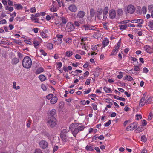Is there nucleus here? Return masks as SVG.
<instances>
[{
  "mask_svg": "<svg viewBox=\"0 0 153 153\" xmlns=\"http://www.w3.org/2000/svg\"><path fill=\"white\" fill-rule=\"evenodd\" d=\"M136 117H137L136 119L137 120H139V118L140 119H141V118H142V116L141 115H140H140L136 114Z\"/></svg>",
  "mask_w": 153,
  "mask_h": 153,
  "instance_id": "53",
  "label": "nucleus"
},
{
  "mask_svg": "<svg viewBox=\"0 0 153 153\" xmlns=\"http://www.w3.org/2000/svg\"><path fill=\"white\" fill-rule=\"evenodd\" d=\"M127 10L128 13L132 14L135 11V8L133 5H130L128 6Z\"/></svg>",
  "mask_w": 153,
  "mask_h": 153,
  "instance_id": "9",
  "label": "nucleus"
},
{
  "mask_svg": "<svg viewBox=\"0 0 153 153\" xmlns=\"http://www.w3.org/2000/svg\"><path fill=\"white\" fill-rule=\"evenodd\" d=\"M108 10L109 9L108 7L107 6L105 7L104 9V11L103 14L105 15H106L108 13Z\"/></svg>",
  "mask_w": 153,
  "mask_h": 153,
  "instance_id": "31",
  "label": "nucleus"
},
{
  "mask_svg": "<svg viewBox=\"0 0 153 153\" xmlns=\"http://www.w3.org/2000/svg\"><path fill=\"white\" fill-rule=\"evenodd\" d=\"M81 23L79 22V21H75L73 24L74 26H76L77 27H79L80 26Z\"/></svg>",
  "mask_w": 153,
  "mask_h": 153,
  "instance_id": "28",
  "label": "nucleus"
},
{
  "mask_svg": "<svg viewBox=\"0 0 153 153\" xmlns=\"http://www.w3.org/2000/svg\"><path fill=\"white\" fill-rule=\"evenodd\" d=\"M119 49L115 47H114L113 50H112V52L110 54L111 56L112 55H115L117 52L118 51Z\"/></svg>",
  "mask_w": 153,
  "mask_h": 153,
  "instance_id": "22",
  "label": "nucleus"
},
{
  "mask_svg": "<svg viewBox=\"0 0 153 153\" xmlns=\"http://www.w3.org/2000/svg\"><path fill=\"white\" fill-rule=\"evenodd\" d=\"M153 9V5H149L148 7V9L149 11L152 10V9Z\"/></svg>",
  "mask_w": 153,
  "mask_h": 153,
  "instance_id": "62",
  "label": "nucleus"
},
{
  "mask_svg": "<svg viewBox=\"0 0 153 153\" xmlns=\"http://www.w3.org/2000/svg\"><path fill=\"white\" fill-rule=\"evenodd\" d=\"M129 20H124L123 21H121L120 22V24H123L127 23L129 22Z\"/></svg>",
  "mask_w": 153,
  "mask_h": 153,
  "instance_id": "55",
  "label": "nucleus"
},
{
  "mask_svg": "<svg viewBox=\"0 0 153 153\" xmlns=\"http://www.w3.org/2000/svg\"><path fill=\"white\" fill-rule=\"evenodd\" d=\"M134 68L135 71H139L140 69V68L138 66H134Z\"/></svg>",
  "mask_w": 153,
  "mask_h": 153,
  "instance_id": "61",
  "label": "nucleus"
},
{
  "mask_svg": "<svg viewBox=\"0 0 153 153\" xmlns=\"http://www.w3.org/2000/svg\"><path fill=\"white\" fill-rule=\"evenodd\" d=\"M119 74H120L117 75V77L119 79H120L123 77V76L121 72H120Z\"/></svg>",
  "mask_w": 153,
  "mask_h": 153,
  "instance_id": "49",
  "label": "nucleus"
},
{
  "mask_svg": "<svg viewBox=\"0 0 153 153\" xmlns=\"http://www.w3.org/2000/svg\"><path fill=\"white\" fill-rule=\"evenodd\" d=\"M68 8L70 11L74 12H76L77 10V7L74 5H70Z\"/></svg>",
  "mask_w": 153,
  "mask_h": 153,
  "instance_id": "13",
  "label": "nucleus"
},
{
  "mask_svg": "<svg viewBox=\"0 0 153 153\" xmlns=\"http://www.w3.org/2000/svg\"><path fill=\"white\" fill-rule=\"evenodd\" d=\"M91 49L93 50H95L97 49V47L96 45H93L91 46Z\"/></svg>",
  "mask_w": 153,
  "mask_h": 153,
  "instance_id": "63",
  "label": "nucleus"
},
{
  "mask_svg": "<svg viewBox=\"0 0 153 153\" xmlns=\"http://www.w3.org/2000/svg\"><path fill=\"white\" fill-rule=\"evenodd\" d=\"M103 89L106 93H109L111 91V89L110 88H108L106 87H105Z\"/></svg>",
  "mask_w": 153,
  "mask_h": 153,
  "instance_id": "36",
  "label": "nucleus"
},
{
  "mask_svg": "<svg viewBox=\"0 0 153 153\" xmlns=\"http://www.w3.org/2000/svg\"><path fill=\"white\" fill-rule=\"evenodd\" d=\"M111 121L110 120H109L108 122L106 123H104V126L105 127H108L111 124Z\"/></svg>",
  "mask_w": 153,
  "mask_h": 153,
  "instance_id": "41",
  "label": "nucleus"
},
{
  "mask_svg": "<svg viewBox=\"0 0 153 153\" xmlns=\"http://www.w3.org/2000/svg\"><path fill=\"white\" fill-rule=\"evenodd\" d=\"M40 147L43 149H45L48 147V143L45 140H42L39 143Z\"/></svg>",
  "mask_w": 153,
  "mask_h": 153,
  "instance_id": "5",
  "label": "nucleus"
},
{
  "mask_svg": "<svg viewBox=\"0 0 153 153\" xmlns=\"http://www.w3.org/2000/svg\"><path fill=\"white\" fill-rule=\"evenodd\" d=\"M90 15L91 17H93L95 14V11L93 9H91L90 10Z\"/></svg>",
  "mask_w": 153,
  "mask_h": 153,
  "instance_id": "32",
  "label": "nucleus"
},
{
  "mask_svg": "<svg viewBox=\"0 0 153 153\" xmlns=\"http://www.w3.org/2000/svg\"><path fill=\"white\" fill-rule=\"evenodd\" d=\"M116 12L115 10L111 9L109 11V17L111 19H113L116 18H117V16H116Z\"/></svg>",
  "mask_w": 153,
  "mask_h": 153,
  "instance_id": "6",
  "label": "nucleus"
},
{
  "mask_svg": "<svg viewBox=\"0 0 153 153\" xmlns=\"http://www.w3.org/2000/svg\"><path fill=\"white\" fill-rule=\"evenodd\" d=\"M147 140L146 137L145 136H142L141 137V140L144 142H145Z\"/></svg>",
  "mask_w": 153,
  "mask_h": 153,
  "instance_id": "43",
  "label": "nucleus"
},
{
  "mask_svg": "<svg viewBox=\"0 0 153 153\" xmlns=\"http://www.w3.org/2000/svg\"><path fill=\"white\" fill-rule=\"evenodd\" d=\"M44 71V69L42 67L39 68L36 72V73L37 74H39Z\"/></svg>",
  "mask_w": 153,
  "mask_h": 153,
  "instance_id": "27",
  "label": "nucleus"
},
{
  "mask_svg": "<svg viewBox=\"0 0 153 153\" xmlns=\"http://www.w3.org/2000/svg\"><path fill=\"white\" fill-rule=\"evenodd\" d=\"M109 43V41L108 39H105L103 40L102 44L103 47L107 46Z\"/></svg>",
  "mask_w": 153,
  "mask_h": 153,
  "instance_id": "23",
  "label": "nucleus"
},
{
  "mask_svg": "<svg viewBox=\"0 0 153 153\" xmlns=\"http://www.w3.org/2000/svg\"><path fill=\"white\" fill-rule=\"evenodd\" d=\"M58 149V147L57 146H55L53 148V152H54L55 151H57Z\"/></svg>",
  "mask_w": 153,
  "mask_h": 153,
  "instance_id": "57",
  "label": "nucleus"
},
{
  "mask_svg": "<svg viewBox=\"0 0 153 153\" xmlns=\"http://www.w3.org/2000/svg\"><path fill=\"white\" fill-rule=\"evenodd\" d=\"M40 35L43 38H46L47 37V35L43 32H40Z\"/></svg>",
  "mask_w": 153,
  "mask_h": 153,
  "instance_id": "35",
  "label": "nucleus"
},
{
  "mask_svg": "<svg viewBox=\"0 0 153 153\" xmlns=\"http://www.w3.org/2000/svg\"><path fill=\"white\" fill-rule=\"evenodd\" d=\"M19 62V60L18 58L15 57L13 58L11 61V63L13 65H15Z\"/></svg>",
  "mask_w": 153,
  "mask_h": 153,
  "instance_id": "20",
  "label": "nucleus"
},
{
  "mask_svg": "<svg viewBox=\"0 0 153 153\" xmlns=\"http://www.w3.org/2000/svg\"><path fill=\"white\" fill-rule=\"evenodd\" d=\"M148 26L151 28H153V20L150 21Z\"/></svg>",
  "mask_w": 153,
  "mask_h": 153,
  "instance_id": "40",
  "label": "nucleus"
},
{
  "mask_svg": "<svg viewBox=\"0 0 153 153\" xmlns=\"http://www.w3.org/2000/svg\"><path fill=\"white\" fill-rule=\"evenodd\" d=\"M143 72L145 73H147L148 72L149 70L146 67H144L143 69Z\"/></svg>",
  "mask_w": 153,
  "mask_h": 153,
  "instance_id": "52",
  "label": "nucleus"
},
{
  "mask_svg": "<svg viewBox=\"0 0 153 153\" xmlns=\"http://www.w3.org/2000/svg\"><path fill=\"white\" fill-rule=\"evenodd\" d=\"M117 18H119V16H121L123 13V10L121 9H118L117 11Z\"/></svg>",
  "mask_w": 153,
  "mask_h": 153,
  "instance_id": "21",
  "label": "nucleus"
},
{
  "mask_svg": "<svg viewBox=\"0 0 153 153\" xmlns=\"http://www.w3.org/2000/svg\"><path fill=\"white\" fill-rule=\"evenodd\" d=\"M71 38H69L67 39H66L65 42L66 43H69L70 42H71Z\"/></svg>",
  "mask_w": 153,
  "mask_h": 153,
  "instance_id": "58",
  "label": "nucleus"
},
{
  "mask_svg": "<svg viewBox=\"0 0 153 153\" xmlns=\"http://www.w3.org/2000/svg\"><path fill=\"white\" fill-rule=\"evenodd\" d=\"M31 19L32 20H35L34 22L35 23H39V19L38 18H32V17H31Z\"/></svg>",
  "mask_w": 153,
  "mask_h": 153,
  "instance_id": "51",
  "label": "nucleus"
},
{
  "mask_svg": "<svg viewBox=\"0 0 153 153\" xmlns=\"http://www.w3.org/2000/svg\"><path fill=\"white\" fill-rule=\"evenodd\" d=\"M134 125V126H133L132 130H134L138 126V123L134 122L131 123L129 126H128L126 128V130L127 131H130L131 130V129H129L130 128H132V125Z\"/></svg>",
  "mask_w": 153,
  "mask_h": 153,
  "instance_id": "7",
  "label": "nucleus"
},
{
  "mask_svg": "<svg viewBox=\"0 0 153 153\" xmlns=\"http://www.w3.org/2000/svg\"><path fill=\"white\" fill-rule=\"evenodd\" d=\"M153 117V115H152V113H150L148 117V120H151Z\"/></svg>",
  "mask_w": 153,
  "mask_h": 153,
  "instance_id": "60",
  "label": "nucleus"
},
{
  "mask_svg": "<svg viewBox=\"0 0 153 153\" xmlns=\"http://www.w3.org/2000/svg\"><path fill=\"white\" fill-rule=\"evenodd\" d=\"M143 22V20L141 19L132 20L131 21V22L132 23H138L140 24H142Z\"/></svg>",
  "mask_w": 153,
  "mask_h": 153,
  "instance_id": "14",
  "label": "nucleus"
},
{
  "mask_svg": "<svg viewBox=\"0 0 153 153\" xmlns=\"http://www.w3.org/2000/svg\"><path fill=\"white\" fill-rule=\"evenodd\" d=\"M6 23V21L4 19H3L1 21H0V24H5Z\"/></svg>",
  "mask_w": 153,
  "mask_h": 153,
  "instance_id": "54",
  "label": "nucleus"
},
{
  "mask_svg": "<svg viewBox=\"0 0 153 153\" xmlns=\"http://www.w3.org/2000/svg\"><path fill=\"white\" fill-rule=\"evenodd\" d=\"M23 66L26 69L30 68L32 65V60L28 56L25 57L22 61Z\"/></svg>",
  "mask_w": 153,
  "mask_h": 153,
  "instance_id": "1",
  "label": "nucleus"
},
{
  "mask_svg": "<svg viewBox=\"0 0 153 153\" xmlns=\"http://www.w3.org/2000/svg\"><path fill=\"white\" fill-rule=\"evenodd\" d=\"M103 12V10L102 8H98L97 11V15L98 18L101 19V16Z\"/></svg>",
  "mask_w": 153,
  "mask_h": 153,
  "instance_id": "11",
  "label": "nucleus"
},
{
  "mask_svg": "<svg viewBox=\"0 0 153 153\" xmlns=\"http://www.w3.org/2000/svg\"><path fill=\"white\" fill-rule=\"evenodd\" d=\"M146 103V101L144 98L142 97L140 101L139 106L141 107L143 106Z\"/></svg>",
  "mask_w": 153,
  "mask_h": 153,
  "instance_id": "15",
  "label": "nucleus"
},
{
  "mask_svg": "<svg viewBox=\"0 0 153 153\" xmlns=\"http://www.w3.org/2000/svg\"><path fill=\"white\" fill-rule=\"evenodd\" d=\"M40 52L45 56L47 55V53L45 52L44 50L42 49H41L40 50Z\"/></svg>",
  "mask_w": 153,
  "mask_h": 153,
  "instance_id": "47",
  "label": "nucleus"
},
{
  "mask_svg": "<svg viewBox=\"0 0 153 153\" xmlns=\"http://www.w3.org/2000/svg\"><path fill=\"white\" fill-rule=\"evenodd\" d=\"M73 52L70 51H68L66 52L65 56L68 57H70L73 55Z\"/></svg>",
  "mask_w": 153,
  "mask_h": 153,
  "instance_id": "26",
  "label": "nucleus"
},
{
  "mask_svg": "<svg viewBox=\"0 0 153 153\" xmlns=\"http://www.w3.org/2000/svg\"><path fill=\"white\" fill-rule=\"evenodd\" d=\"M33 153H43V152L41 149H36Z\"/></svg>",
  "mask_w": 153,
  "mask_h": 153,
  "instance_id": "42",
  "label": "nucleus"
},
{
  "mask_svg": "<svg viewBox=\"0 0 153 153\" xmlns=\"http://www.w3.org/2000/svg\"><path fill=\"white\" fill-rule=\"evenodd\" d=\"M71 131L73 136L75 137L76 136L77 134L79 132L78 128H75L74 131L71 129Z\"/></svg>",
  "mask_w": 153,
  "mask_h": 153,
  "instance_id": "18",
  "label": "nucleus"
},
{
  "mask_svg": "<svg viewBox=\"0 0 153 153\" xmlns=\"http://www.w3.org/2000/svg\"><path fill=\"white\" fill-rule=\"evenodd\" d=\"M82 29H84L85 31L90 30H95L96 29L94 26L91 25L88 23L82 25Z\"/></svg>",
  "mask_w": 153,
  "mask_h": 153,
  "instance_id": "4",
  "label": "nucleus"
},
{
  "mask_svg": "<svg viewBox=\"0 0 153 153\" xmlns=\"http://www.w3.org/2000/svg\"><path fill=\"white\" fill-rule=\"evenodd\" d=\"M53 7L50 8V10L52 12H56L57 10V9L56 7H54V5L52 6Z\"/></svg>",
  "mask_w": 153,
  "mask_h": 153,
  "instance_id": "34",
  "label": "nucleus"
},
{
  "mask_svg": "<svg viewBox=\"0 0 153 153\" xmlns=\"http://www.w3.org/2000/svg\"><path fill=\"white\" fill-rule=\"evenodd\" d=\"M147 124V121L145 120H143L142 121V126H144L146 125Z\"/></svg>",
  "mask_w": 153,
  "mask_h": 153,
  "instance_id": "48",
  "label": "nucleus"
},
{
  "mask_svg": "<svg viewBox=\"0 0 153 153\" xmlns=\"http://www.w3.org/2000/svg\"><path fill=\"white\" fill-rule=\"evenodd\" d=\"M53 45L51 43H49L48 44L47 47L50 49H51L53 48Z\"/></svg>",
  "mask_w": 153,
  "mask_h": 153,
  "instance_id": "46",
  "label": "nucleus"
},
{
  "mask_svg": "<svg viewBox=\"0 0 153 153\" xmlns=\"http://www.w3.org/2000/svg\"><path fill=\"white\" fill-rule=\"evenodd\" d=\"M56 113V111L55 109H53L51 110L50 112L49 118H51L52 117H55L54 116L55 115Z\"/></svg>",
  "mask_w": 153,
  "mask_h": 153,
  "instance_id": "16",
  "label": "nucleus"
},
{
  "mask_svg": "<svg viewBox=\"0 0 153 153\" xmlns=\"http://www.w3.org/2000/svg\"><path fill=\"white\" fill-rule=\"evenodd\" d=\"M57 65L58 66V68H60L62 66V64L61 62H59L57 63Z\"/></svg>",
  "mask_w": 153,
  "mask_h": 153,
  "instance_id": "64",
  "label": "nucleus"
},
{
  "mask_svg": "<svg viewBox=\"0 0 153 153\" xmlns=\"http://www.w3.org/2000/svg\"><path fill=\"white\" fill-rule=\"evenodd\" d=\"M59 138L58 137H53V140L52 141V143H55L56 142H57L55 140H59Z\"/></svg>",
  "mask_w": 153,
  "mask_h": 153,
  "instance_id": "39",
  "label": "nucleus"
},
{
  "mask_svg": "<svg viewBox=\"0 0 153 153\" xmlns=\"http://www.w3.org/2000/svg\"><path fill=\"white\" fill-rule=\"evenodd\" d=\"M86 149L88 151H92L94 150L93 145L89 144L88 145L85 147Z\"/></svg>",
  "mask_w": 153,
  "mask_h": 153,
  "instance_id": "19",
  "label": "nucleus"
},
{
  "mask_svg": "<svg viewBox=\"0 0 153 153\" xmlns=\"http://www.w3.org/2000/svg\"><path fill=\"white\" fill-rule=\"evenodd\" d=\"M143 128L142 127L139 126L135 131L136 133H138L143 131Z\"/></svg>",
  "mask_w": 153,
  "mask_h": 153,
  "instance_id": "24",
  "label": "nucleus"
},
{
  "mask_svg": "<svg viewBox=\"0 0 153 153\" xmlns=\"http://www.w3.org/2000/svg\"><path fill=\"white\" fill-rule=\"evenodd\" d=\"M56 125V120L55 117L49 118V120L48 121V125L50 127L53 128Z\"/></svg>",
  "mask_w": 153,
  "mask_h": 153,
  "instance_id": "3",
  "label": "nucleus"
},
{
  "mask_svg": "<svg viewBox=\"0 0 153 153\" xmlns=\"http://www.w3.org/2000/svg\"><path fill=\"white\" fill-rule=\"evenodd\" d=\"M36 11V9L35 7H33L30 9V12L32 13H34Z\"/></svg>",
  "mask_w": 153,
  "mask_h": 153,
  "instance_id": "59",
  "label": "nucleus"
},
{
  "mask_svg": "<svg viewBox=\"0 0 153 153\" xmlns=\"http://www.w3.org/2000/svg\"><path fill=\"white\" fill-rule=\"evenodd\" d=\"M39 79L41 81H43L45 79V77L44 75H41L39 76Z\"/></svg>",
  "mask_w": 153,
  "mask_h": 153,
  "instance_id": "29",
  "label": "nucleus"
},
{
  "mask_svg": "<svg viewBox=\"0 0 153 153\" xmlns=\"http://www.w3.org/2000/svg\"><path fill=\"white\" fill-rule=\"evenodd\" d=\"M41 88L42 89V90L44 91H46L47 90V88L45 85L44 84L41 85Z\"/></svg>",
  "mask_w": 153,
  "mask_h": 153,
  "instance_id": "45",
  "label": "nucleus"
},
{
  "mask_svg": "<svg viewBox=\"0 0 153 153\" xmlns=\"http://www.w3.org/2000/svg\"><path fill=\"white\" fill-rule=\"evenodd\" d=\"M15 8L17 10L22 9L23 8L22 6L19 4H15L14 5Z\"/></svg>",
  "mask_w": 153,
  "mask_h": 153,
  "instance_id": "25",
  "label": "nucleus"
},
{
  "mask_svg": "<svg viewBox=\"0 0 153 153\" xmlns=\"http://www.w3.org/2000/svg\"><path fill=\"white\" fill-rule=\"evenodd\" d=\"M152 101V99L151 97L149 98L146 100V103L147 104H150Z\"/></svg>",
  "mask_w": 153,
  "mask_h": 153,
  "instance_id": "38",
  "label": "nucleus"
},
{
  "mask_svg": "<svg viewBox=\"0 0 153 153\" xmlns=\"http://www.w3.org/2000/svg\"><path fill=\"white\" fill-rule=\"evenodd\" d=\"M85 126L84 125H81L79 127H78V130L79 131H81L83 130L85 128Z\"/></svg>",
  "mask_w": 153,
  "mask_h": 153,
  "instance_id": "33",
  "label": "nucleus"
},
{
  "mask_svg": "<svg viewBox=\"0 0 153 153\" xmlns=\"http://www.w3.org/2000/svg\"><path fill=\"white\" fill-rule=\"evenodd\" d=\"M60 20L62 22H59L57 23L56 22V24L58 25L63 26V25L65 24L67 22L66 19L64 17H61L60 19Z\"/></svg>",
  "mask_w": 153,
  "mask_h": 153,
  "instance_id": "10",
  "label": "nucleus"
},
{
  "mask_svg": "<svg viewBox=\"0 0 153 153\" xmlns=\"http://www.w3.org/2000/svg\"><path fill=\"white\" fill-rule=\"evenodd\" d=\"M60 137L62 140L65 142H67L69 138H71L68 133V131L66 129H63L62 130Z\"/></svg>",
  "mask_w": 153,
  "mask_h": 153,
  "instance_id": "2",
  "label": "nucleus"
},
{
  "mask_svg": "<svg viewBox=\"0 0 153 153\" xmlns=\"http://www.w3.org/2000/svg\"><path fill=\"white\" fill-rule=\"evenodd\" d=\"M85 12L83 11H79L77 15V17L79 19H82L84 16Z\"/></svg>",
  "mask_w": 153,
  "mask_h": 153,
  "instance_id": "12",
  "label": "nucleus"
},
{
  "mask_svg": "<svg viewBox=\"0 0 153 153\" xmlns=\"http://www.w3.org/2000/svg\"><path fill=\"white\" fill-rule=\"evenodd\" d=\"M53 94H50L46 96V98L47 99L49 100L51 99L53 97Z\"/></svg>",
  "mask_w": 153,
  "mask_h": 153,
  "instance_id": "37",
  "label": "nucleus"
},
{
  "mask_svg": "<svg viewBox=\"0 0 153 153\" xmlns=\"http://www.w3.org/2000/svg\"><path fill=\"white\" fill-rule=\"evenodd\" d=\"M147 10H146V8L145 7H143L142 8V11L143 12V14H146V13Z\"/></svg>",
  "mask_w": 153,
  "mask_h": 153,
  "instance_id": "56",
  "label": "nucleus"
},
{
  "mask_svg": "<svg viewBox=\"0 0 153 153\" xmlns=\"http://www.w3.org/2000/svg\"><path fill=\"white\" fill-rule=\"evenodd\" d=\"M58 98L56 96L53 97L50 100L51 103L54 104L56 103L57 101Z\"/></svg>",
  "mask_w": 153,
  "mask_h": 153,
  "instance_id": "17",
  "label": "nucleus"
},
{
  "mask_svg": "<svg viewBox=\"0 0 153 153\" xmlns=\"http://www.w3.org/2000/svg\"><path fill=\"white\" fill-rule=\"evenodd\" d=\"M75 27L74 26L73 24L71 23H67L66 27V30L68 32H70L72 31L75 29Z\"/></svg>",
  "mask_w": 153,
  "mask_h": 153,
  "instance_id": "8",
  "label": "nucleus"
},
{
  "mask_svg": "<svg viewBox=\"0 0 153 153\" xmlns=\"http://www.w3.org/2000/svg\"><path fill=\"white\" fill-rule=\"evenodd\" d=\"M119 27L120 29L125 30L127 27L128 25L126 24L120 25H119Z\"/></svg>",
  "mask_w": 153,
  "mask_h": 153,
  "instance_id": "30",
  "label": "nucleus"
},
{
  "mask_svg": "<svg viewBox=\"0 0 153 153\" xmlns=\"http://www.w3.org/2000/svg\"><path fill=\"white\" fill-rule=\"evenodd\" d=\"M101 72V71H100V68H96V69L95 70V72L99 74H100V73Z\"/></svg>",
  "mask_w": 153,
  "mask_h": 153,
  "instance_id": "44",
  "label": "nucleus"
},
{
  "mask_svg": "<svg viewBox=\"0 0 153 153\" xmlns=\"http://www.w3.org/2000/svg\"><path fill=\"white\" fill-rule=\"evenodd\" d=\"M92 106L94 110H96L97 109V106L96 104L94 103L92 104Z\"/></svg>",
  "mask_w": 153,
  "mask_h": 153,
  "instance_id": "50",
  "label": "nucleus"
}]
</instances>
